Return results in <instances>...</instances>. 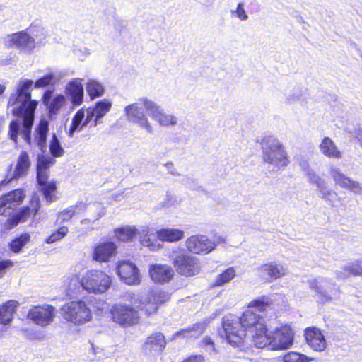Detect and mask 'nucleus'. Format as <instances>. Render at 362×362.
Returning a JSON list of instances; mask_svg holds the SVG:
<instances>
[{"label":"nucleus","mask_w":362,"mask_h":362,"mask_svg":"<svg viewBox=\"0 0 362 362\" xmlns=\"http://www.w3.org/2000/svg\"><path fill=\"white\" fill-rule=\"evenodd\" d=\"M33 82L25 79L19 82L16 91L12 93L8 101V106L19 105L12 110V114L22 119L23 129L18 119H12L9 123L8 136L14 143H18V135L21 134L23 139L28 144H32V127L35 119V112L38 105L35 100H31L30 91Z\"/></svg>","instance_id":"nucleus-1"},{"label":"nucleus","mask_w":362,"mask_h":362,"mask_svg":"<svg viewBox=\"0 0 362 362\" xmlns=\"http://www.w3.org/2000/svg\"><path fill=\"white\" fill-rule=\"evenodd\" d=\"M262 318H226L218 329L219 336L233 346H239L243 342L245 332L250 333L256 347L262 349L268 346L272 349V337L267 334Z\"/></svg>","instance_id":"nucleus-2"},{"label":"nucleus","mask_w":362,"mask_h":362,"mask_svg":"<svg viewBox=\"0 0 362 362\" xmlns=\"http://www.w3.org/2000/svg\"><path fill=\"white\" fill-rule=\"evenodd\" d=\"M262 159L269 164L278 168L286 167L289 163L288 155L283 144L272 136L264 137L262 140Z\"/></svg>","instance_id":"nucleus-3"},{"label":"nucleus","mask_w":362,"mask_h":362,"mask_svg":"<svg viewBox=\"0 0 362 362\" xmlns=\"http://www.w3.org/2000/svg\"><path fill=\"white\" fill-rule=\"evenodd\" d=\"M170 258L175 271L180 276L192 277L197 275L201 270L198 258L182 250H173Z\"/></svg>","instance_id":"nucleus-4"},{"label":"nucleus","mask_w":362,"mask_h":362,"mask_svg":"<svg viewBox=\"0 0 362 362\" xmlns=\"http://www.w3.org/2000/svg\"><path fill=\"white\" fill-rule=\"evenodd\" d=\"M153 107V102L146 98H139L136 103L127 105L125 109V115L128 121L138 124L148 132L152 131L148 118L144 111L151 113Z\"/></svg>","instance_id":"nucleus-5"},{"label":"nucleus","mask_w":362,"mask_h":362,"mask_svg":"<svg viewBox=\"0 0 362 362\" xmlns=\"http://www.w3.org/2000/svg\"><path fill=\"white\" fill-rule=\"evenodd\" d=\"M41 209L40 197L37 194L31 197L28 204L22 206L16 214L10 216L4 223V228L10 230L19 223L26 222L29 219H35Z\"/></svg>","instance_id":"nucleus-6"},{"label":"nucleus","mask_w":362,"mask_h":362,"mask_svg":"<svg viewBox=\"0 0 362 362\" xmlns=\"http://www.w3.org/2000/svg\"><path fill=\"white\" fill-rule=\"evenodd\" d=\"M81 286L88 292L102 293L110 286L112 281L109 275L98 269H90L86 272L80 281Z\"/></svg>","instance_id":"nucleus-7"},{"label":"nucleus","mask_w":362,"mask_h":362,"mask_svg":"<svg viewBox=\"0 0 362 362\" xmlns=\"http://www.w3.org/2000/svg\"><path fill=\"white\" fill-rule=\"evenodd\" d=\"M270 334L272 350L287 349L293 345L294 332L288 325H284L279 328H276Z\"/></svg>","instance_id":"nucleus-8"},{"label":"nucleus","mask_w":362,"mask_h":362,"mask_svg":"<svg viewBox=\"0 0 362 362\" xmlns=\"http://www.w3.org/2000/svg\"><path fill=\"white\" fill-rule=\"evenodd\" d=\"M25 198L23 189L18 188L0 196V216H6L10 210L21 204Z\"/></svg>","instance_id":"nucleus-9"},{"label":"nucleus","mask_w":362,"mask_h":362,"mask_svg":"<svg viewBox=\"0 0 362 362\" xmlns=\"http://www.w3.org/2000/svg\"><path fill=\"white\" fill-rule=\"evenodd\" d=\"M117 274L120 279L128 285H138L141 275L137 267L130 261H119L117 265Z\"/></svg>","instance_id":"nucleus-10"},{"label":"nucleus","mask_w":362,"mask_h":362,"mask_svg":"<svg viewBox=\"0 0 362 362\" xmlns=\"http://www.w3.org/2000/svg\"><path fill=\"white\" fill-rule=\"evenodd\" d=\"M166 346L164 335L160 332H155L149 335L142 345L144 354L149 358L159 356Z\"/></svg>","instance_id":"nucleus-11"},{"label":"nucleus","mask_w":362,"mask_h":362,"mask_svg":"<svg viewBox=\"0 0 362 362\" xmlns=\"http://www.w3.org/2000/svg\"><path fill=\"white\" fill-rule=\"evenodd\" d=\"M257 278L264 284L271 283L283 277L286 271L283 265L271 262L261 264L257 269Z\"/></svg>","instance_id":"nucleus-12"},{"label":"nucleus","mask_w":362,"mask_h":362,"mask_svg":"<svg viewBox=\"0 0 362 362\" xmlns=\"http://www.w3.org/2000/svg\"><path fill=\"white\" fill-rule=\"evenodd\" d=\"M117 254V246L115 242L110 240L99 242L93 247L92 259L98 262H107Z\"/></svg>","instance_id":"nucleus-13"},{"label":"nucleus","mask_w":362,"mask_h":362,"mask_svg":"<svg viewBox=\"0 0 362 362\" xmlns=\"http://www.w3.org/2000/svg\"><path fill=\"white\" fill-rule=\"evenodd\" d=\"M30 167V160L28 153L23 151L20 153L13 175L11 177L6 175L0 181V187L7 185L13 180H18L20 177L25 176Z\"/></svg>","instance_id":"nucleus-14"},{"label":"nucleus","mask_w":362,"mask_h":362,"mask_svg":"<svg viewBox=\"0 0 362 362\" xmlns=\"http://www.w3.org/2000/svg\"><path fill=\"white\" fill-rule=\"evenodd\" d=\"M187 250L194 254H207L214 249V243L206 236L194 235L185 240Z\"/></svg>","instance_id":"nucleus-15"},{"label":"nucleus","mask_w":362,"mask_h":362,"mask_svg":"<svg viewBox=\"0 0 362 362\" xmlns=\"http://www.w3.org/2000/svg\"><path fill=\"white\" fill-rule=\"evenodd\" d=\"M45 171L46 170H43V171H40L37 175V182L40 187V191L42 194L46 202L51 203L54 202L57 199L55 195V192L57 189V182L54 180L49 182V177Z\"/></svg>","instance_id":"nucleus-16"},{"label":"nucleus","mask_w":362,"mask_h":362,"mask_svg":"<svg viewBox=\"0 0 362 362\" xmlns=\"http://www.w3.org/2000/svg\"><path fill=\"white\" fill-rule=\"evenodd\" d=\"M148 273L156 284H164L170 282L174 277L173 269L168 264H155L149 267Z\"/></svg>","instance_id":"nucleus-17"},{"label":"nucleus","mask_w":362,"mask_h":362,"mask_svg":"<svg viewBox=\"0 0 362 362\" xmlns=\"http://www.w3.org/2000/svg\"><path fill=\"white\" fill-rule=\"evenodd\" d=\"M305 338L308 345L315 351H323L327 349V343L322 331L315 327L305 329Z\"/></svg>","instance_id":"nucleus-18"},{"label":"nucleus","mask_w":362,"mask_h":362,"mask_svg":"<svg viewBox=\"0 0 362 362\" xmlns=\"http://www.w3.org/2000/svg\"><path fill=\"white\" fill-rule=\"evenodd\" d=\"M170 296L168 293L163 290L153 291L148 297V300L143 304L141 308L144 310V314L146 315H151L156 313L158 305H161L168 301Z\"/></svg>","instance_id":"nucleus-19"},{"label":"nucleus","mask_w":362,"mask_h":362,"mask_svg":"<svg viewBox=\"0 0 362 362\" xmlns=\"http://www.w3.org/2000/svg\"><path fill=\"white\" fill-rule=\"evenodd\" d=\"M331 175L336 185L355 194H362V186L358 182L350 179L344 175L339 170L333 168L331 170Z\"/></svg>","instance_id":"nucleus-20"},{"label":"nucleus","mask_w":362,"mask_h":362,"mask_svg":"<svg viewBox=\"0 0 362 362\" xmlns=\"http://www.w3.org/2000/svg\"><path fill=\"white\" fill-rule=\"evenodd\" d=\"M29 326L23 327L24 337L29 340H40L43 339V334L35 329L37 325L45 327L49 325L53 318H30Z\"/></svg>","instance_id":"nucleus-21"},{"label":"nucleus","mask_w":362,"mask_h":362,"mask_svg":"<svg viewBox=\"0 0 362 362\" xmlns=\"http://www.w3.org/2000/svg\"><path fill=\"white\" fill-rule=\"evenodd\" d=\"M93 119V113H89L87 108L79 109L74 115L69 129V134L72 136L76 132L83 129Z\"/></svg>","instance_id":"nucleus-22"},{"label":"nucleus","mask_w":362,"mask_h":362,"mask_svg":"<svg viewBox=\"0 0 362 362\" xmlns=\"http://www.w3.org/2000/svg\"><path fill=\"white\" fill-rule=\"evenodd\" d=\"M274 305V300L268 296L263 295L251 300L247 310L243 313L242 317H247L255 313H263L270 309Z\"/></svg>","instance_id":"nucleus-23"},{"label":"nucleus","mask_w":362,"mask_h":362,"mask_svg":"<svg viewBox=\"0 0 362 362\" xmlns=\"http://www.w3.org/2000/svg\"><path fill=\"white\" fill-rule=\"evenodd\" d=\"M62 310L68 317H90L91 312L83 300H75L67 303L62 307Z\"/></svg>","instance_id":"nucleus-24"},{"label":"nucleus","mask_w":362,"mask_h":362,"mask_svg":"<svg viewBox=\"0 0 362 362\" xmlns=\"http://www.w3.org/2000/svg\"><path fill=\"white\" fill-rule=\"evenodd\" d=\"M66 94L70 98L73 105H80L83 101V87L79 79L71 81L66 88Z\"/></svg>","instance_id":"nucleus-25"},{"label":"nucleus","mask_w":362,"mask_h":362,"mask_svg":"<svg viewBox=\"0 0 362 362\" xmlns=\"http://www.w3.org/2000/svg\"><path fill=\"white\" fill-rule=\"evenodd\" d=\"M151 117L157 121L161 126H173L177 123L176 117L172 115L167 114L160 106L153 102L152 107Z\"/></svg>","instance_id":"nucleus-26"},{"label":"nucleus","mask_w":362,"mask_h":362,"mask_svg":"<svg viewBox=\"0 0 362 362\" xmlns=\"http://www.w3.org/2000/svg\"><path fill=\"white\" fill-rule=\"evenodd\" d=\"M49 132V122L45 119L39 121L35 129L34 140L40 150L47 146V137Z\"/></svg>","instance_id":"nucleus-27"},{"label":"nucleus","mask_w":362,"mask_h":362,"mask_svg":"<svg viewBox=\"0 0 362 362\" xmlns=\"http://www.w3.org/2000/svg\"><path fill=\"white\" fill-rule=\"evenodd\" d=\"M10 43L17 48L24 49L33 47L35 40L26 32L19 31L10 36Z\"/></svg>","instance_id":"nucleus-28"},{"label":"nucleus","mask_w":362,"mask_h":362,"mask_svg":"<svg viewBox=\"0 0 362 362\" xmlns=\"http://www.w3.org/2000/svg\"><path fill=\"white\" fill-rule=\"evenodd\" d=\"M184 231L177 228H161L156 231L157 238L162 242H177L184 238Z\"/></svg>","instance_id":"nucleus-29"},{"label":"nucleus","mask_w":362,"mask_h":362,"mask_svg":"<svg viewBox=\"0 0 362 362\" xmlns=\"http://www.w3.org/2000/svg\"><path fill=\"white\" fill-rule=\"evenodd\" d=\"M112 103L108 100L103 99L97 102L94 107L87 108L89 113H93V125L98 124V121L103 117L111 109Z\"/></svg>","instance_id":"nucleus-30"},{"label":"nucleus","mask_w":362,"mask_h":362,"mask_svg":"<svg viewBox=\"0 0 362 362\" xmlns=\"http://www.w3.org/2000/svg\"><path fill=\"white\" fill-rule=\"evenodd\" d=\"M321 152L329 158H341V153L329 137H324L319 146Z\"/></svg>","instance_id":"nucleus-31"},{"label":"nucleus","mask_w":362,"mask_h":362,"mask_svg":"<svg viewBox=\"0 0 362 362\" xmlns=\"http://www.w3.org/2000/svg\"><path fill=\"white\" fill-rule=\"evenodd\" d=\"M139 230L135 226H126L117 228L114 230V234L119 242H131L138 234Z\"/></svg>","instance_id":"nucleus-32"},{"label":"nucleus","mask_w":362,"mask_h":362,"mask_svg":"<svg viewBox=\"0 0 362 362\" xmlns=\"http://www.w3.org/2000/svg\"><path fill=\"white\" fill-rule=\"evenodd\" d=\"M86 204L80 203L62 210L58 214L57 221H59L60 223L68 222L72 219L74 216L80 214V211L85 209Z\"/></svg>","instance_id":"nucleus-33"},{"label":"nucleus","mask_w":362,"mask_h":362,"mask_svg":"<svg viewBox=\"0 0 362 362\" xmlns=\"http://www.w3.org/2000/svg\"><path fill=\"white\" fill-rule=\"evenodd\" d=\"M30 233H23L10 241L8 248L13 253L18 254L22 252L23 247L30 241Z\"/></svg>","instance_id":"nucleus-34"},{"label":"nucleus","mask_w":362,"mask_h":362,"mask_svg":"<svg viewBox=\"0 0 362 362\" xmlns=\"http://www.w3.org/2000/svg\"><path fill=\"white\" fill-rule=\"evenodd\" d=\"M66 98L62 94L56 95L47 105L48 115L51 118L57 115L60 110L65 105Z\"/></svg>","instance_id":"nucleus-35"},{"label":"nucleus","mask_w":362,"mask_h":362,"mask_svg":"<svg viewBox=\"0 0 362 362\" xmlns=\"http://www.w3.org/2000/svg\"><path fill=\"white\" fill-rule=\"evenodd\" d=\"M112 317H134L136 314V310L124 304H115L110 309Z\"/></svg>","instance_id":"nucleus-36"},{"label":"nucleus","mask_w":362,"mask_h":362,"mask_svg":"<svg viewBox=\"0 0 362 362\" xmlns=\"http://www.w3.org/2000/svg\"><path fill=\"white\" fill-rule=\"evenodd\" d=\"M54 308L51 305H37L33 307L28 317H54Z\"/></svg>","instance_id":"nucleus-37"},{"label":"nucleus","mask_w":362,"mask_h":362,"mask_svg":"<svg viewBox=\"0 0 362 362\" xmlns=\"http://www.w3.org/2000/svg\"><path fill=\"white\" fill-rule=\"evenodd\" d=\"M205 327L203 324L197 323L186 329H181L175 334V336L184 337H196L203 332Z\"/></svg>","instance_id":"nucleus-38"},{"label":"nucleus","mask_w":362,"mask_h":362,"mask_svg":"<svg viewBox=\"0 0 362 362\" xmlns=\"http://www.w3.org/2000/svg\"><path fill=\"white\" fill-rule=\"evenodd\" d=\"M19 305V303L16 300L6 301L0 305V317H13Z\"/></svg>","instance_id":"nucleus-39"},{"label":"nucleus","mask_w":362,"mask_h":362,"mask_svg":"<svg viewBox=\"0 0 362 362\" xmlns=\"http://www.w3.org/2000/svg\"><path fill=\"white\" fill-rule=\"evenodd\" d=\"M86 92L90 100L100 97L104 93V88L98 81L90 80L86 83Z\"/></svg>","instance_id":"nucleus-40"},{"label":"nucleus","mask_w":362,"mask_h":362,"mask_svg":"<svg viewBox=\"0 0 362 362\" xmlns=\"http://www.w3.org/2000/svg\"><path fill=\"white\" fill-rule=\"evenodd\" d=\"M310 287L323 303L332 300V298L326 293L322 284L316 279L310 283Z\"/></svg>","instance_id":"nucleus-41"},{"label":"nucleus","mask_w":362,"mask_h":362,"mask_svg":"<svg viewBox=\"0 0 362 362\" xmlns=\"http://www.w3.org/2000/svg\"><path fill=\"white\" fill-rule=\"evenodd\" d=\"M346 276H362V260L358 259L343 267Z\"/></svg>","instance_id":"nucleus-42"},{"label":"nucleus","mask_w":362,"mask_h":362,"mask_svg":"<svg viewBox=\"0 0 362 362\" xmlns=\"http://www.w3.org/2000/svg\"><path fill=\"white\" fill-rule=\"evenodd\" d=\"M69 233V228L65 226H61L54 230L49 235H48L45 243L52 244L63 239Z\"/></svg>","instance_id":"nucleus-43"},{"label":"nucleus","mask_w":362,"mask_h":362,"mask_svg":"<svg viewBox=\"0 0 362 362\" xmlns=\"http://www.w3.org/2000/svg\"><path fill=\"white\" fill-rule=\"evenodd\" d=\"M235 276V271L233 267H229L218 274L214 283L215 286H221L229 282Z\"/></svg>","instance_id":"nucleus-44"},{"label":"nucleus","mask_w":362,"mask_h":362,"mask_svg":"<svg viewBox=\"0 0 362 362\" xmlns=\"http://www.w3.org/2000/svg\"><path fill=\"white\" fill-rule=\"evenodd\" d=\"M90 318H64L63 322L64 327L71 332H76L79 331L78 327L90 320Z\"/></svg>","instance_id":"nucleus-45"},{"label":"nucleus","mask_w":362,"mask_h":362,"mask_svg":"<svg viewBox=\"0 0 362 362\" xmlns=\"http://www.w3.org/2000/svg\"><path fill=\"white\" fill-rule=\"evenodd\" d=\"M49 148L51 155L54 158L61 157L64 153V151L55 134L52 135Z\"/></svg>","instance_id":"nucleus-46"},{"label":"nucleus","mask_w":362,"mask_h":362,"mask_svg":"<svg viewBox=\"0 0 362 362\" xmlns=\"http://www.w3.org/2000/svg\"><path fill=\"white\" fill-rule=\"evenodd\" d=\"M314 360V358L294 351H290L284 356V362H310Z\"/></svg>","instance_id":"nucleus-47"},{"label":"nucleus","mask_w":362,"mask_h":362,"mask_svg":"<svg viewBox=\"0 0 362 362\" xmlns=\"http://www.w3.org/2000/svg\"><path fill=\"white\" fill-rule=\"evenodd\" d=\"M54 76L52 74H48L42 77L38 78L34 84L35 88H44L52 83Z\"/></svg>","instance_id":"nucleus-48"},{"label":"nucleus","mask_w":362,"mask_h":362,"mask_svg":"<svg viewBox=\"0 0 362 362\" xmlns=\"http://www.w3.org/2000/svg\"><path fill=\"white\" fill-rule=\"evenodd\" d=\"M114 322L122 327H127L137 323L138 318H112Z\"/></svg>","instance_id":"nucleus-49"},{"label":"nucleus","mask_w":362,"mask_h":362,"mask_svg":"<svg viewBox=\"0 0 362 362\" xmlns=\"http://www.w3.org/2000/svg\"><path fill=\"white\" fill-rule=\"evenodd\" d=\"M140 243L144 247H148L151 250H154L157 248V245L155 244L154 241L148 235H144L141 238Z\"/></svg>","instance_id":"nucleus-50"},{"label":"nucleus","mask_w":362,"mask_h":362,"mask_svg":"<svg viewBox=\"0 0 362 362\" xmlns=\"http://www.w3.org/2000/svg\"><path fill=\"white\" fill-rule=\"evenodd\" d=\"M13 266V262L11 259H0V278L6 272L7 269Z\"/></svg>","instance_id":"nucleus-51"},{"label":"nucleus","mask_w":362,"mask_h":362,"mask_svg":"<svg viewBox=\"0 0 362 362\" xmlns=\"http://www.w3.org/2000/svg\"><path fill=\"white\" fill-rule=\"evenodd\" d=\"M236 16L241 21H245L248 18V16L244 9L243 4L239 3L235 10Z\"/></svg>","instance_id":"nucleus-52"},{"label":"nucleus","mask_w":362,"mask_h":362,"mask_svg":"<svg viewBox=\"0 0 362 362\" xmlns=\"http://www.w3.org/2000/svg\"><path fill=\"white\" fill-rule=\"evenodd\" d=\"M49 161L47 160H45L40 162L37 165V175L40 172L43 171V170H46V173L48 175V177L49 176Z\"/></svg>","instance_id":"nucleus-53"},{"label":"nucleus","mask_w":362,"mask_h":362,"mask_svg":"<svg viewBox=\"0 0 362 362\" xmlns=\"http://www.w3.org/2000/svg\"><path fill=\"white\" fill-rule=\"evenodd\" d=\"M310 182L311 183L315 184L318 187L319 190L325 186L323 180L315 175H313V176L310 178Z\"/></svg>","instance_id":"nucleus-54"},{"label":"nucleus","mask_w":362,"mask_h":362,"mask_svg":"<svg viewBox=\"0 0 362 362\" xmlns=\"http://www.w3.org/2000/svg\"><path fill=\"white\" fill-rule=\"evenodd\" d=\"M320 192L322 194V197L325 200H330L331 197L333 194V192L328 189L325 186L323 187L321 189H320Z\"/></svg>","instance_id":"nucleus-55"},{"label":"nucleus","mask_w":362,"mask_h":362,"mask_svg":"<svg viewBox=\"0 0 362 362\" xmlns=\"http://www.w3.org/2000/svg\"><path fill=\"white\" fill-rule=\"evenodd\" d=\"M52 93L51 90H46L42 95V102L47 107L51 101Z\"/></svg>","instance_id":"nucleus-56"},{"label":"nucleus","mask_w":362,"mask_h":362,"mask_svg":"<svg viewBox=\"0 0 362 362\" xmlns=\"http://www.w3.org/2000/svg\"><path fill=\"white\" fill-rule=\"evenodd\" d=\"M11 320H12V318H0V325L2 327L7 325L10 324V322H11ZM0 331L4 332L5 329L3 327H1V328H0Z\"/></svg>","instance_id":"nucleus-57"},{"label":"nucleus","mask_w":362,"mask_h":362,"mask_svg":"<svg viewBox=\"0 0 362 362\" xmlns=\"http://www.w3.org/2000/svg\"><path fill=\"white\" fill-rule=\"evenodd\" d=\"M6 90L5 86L0 84V95H1Z\"/></svg>","instance_id":"nucleus-58"},{"label":"nucleus","mask_w":362,"mask_h":362,"mask_svg":"<svg viewBox=\"0 0 362 362\" xmlns=\"http://www.w3.org/2000/svg\"><path fill=\"white\" fill-rule=\"evenodd\" d=\"M100 217H101V216H100V215H98V216L94 218V220H93V221H95V220L99 219Z\"/></svg>","instance_id":"nucleus-59"},{"label":"nucleus","mask_w":362,"mask_h":362,"mask_svg":"<svg viewBox=\"0 0 362 362\" xmlns=\"http://www.w3.org/2000/svg\"><path fill=\"white\" fill-rule=\"evenodd\" d=\"M85 221H86V220H83V221H81V223H84Z\"/></svg>","instance_id":"nucleus-60"}]
</instances>
